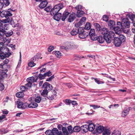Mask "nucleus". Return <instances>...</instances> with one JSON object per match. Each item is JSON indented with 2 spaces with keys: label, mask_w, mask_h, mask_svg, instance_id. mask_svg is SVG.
I'll return each instance as SVG.
<instances>
[{
  "label": "nucleus",
  "mask_w": 135,
  "mask_h": 135,
  "mask_svg": "<svg viewBox=\"0 0 135 135\" xmlns=\"http://www.w3.org/2000/svg\"><path fill=\"white\" fill-rule=\"evenodd\" d=\"M62 130L64 135H69V133L67 130L66 128L65 127H62Z\"/></svg>",
  "instance_id": "e433bc0d"
},
{
  "label": "nucleus",
  "mask_w": 135,
  "mask_h": 135,
  "mask_svg": "<svg viewBox=\"0 0 135 135\" xmlns=\"http://www.w3.org/2000/svg\"><path fill=\"white\" fill-rule=\"evenodd\" d=\"M29 104L27 103H23L22 106V109H24L27 107H28Z\"/></svg>",
  "instance_id": "603ef678"
},
{
  "label": "nucleus",
  "mask_w": 135,
  "mask_h": 135,
  "mask_svg": "<svg viewBox=\"0 0 135 135\" xmlns=\"http://www.w3.org/2000/svg\"><path fill=\"white\" fill-rule=\"evenodd\" d=\"M90 107H93L94 109H95L96 108H99L100 107V106L96 105H90Z\"/></svg>",
  "instance_id": "338daca9"
},
{
  "label": "nucleus",
  "mask_w": 135,
  "mask_h": 135,
  "mask_svg": "<svg viewBox=\"0 0 135 135\" xmlns=\"http://www.w3.org/2000/svg\"><path fill=\"white\" fill-rule=\"evenodd\" d=\"M8 132V131L7 129H0V133L1 134L6 133Z\"/></svg>",
  "instance_id": "79ce46f5"
},
{
  "label": "nucleus",
  "mask_w": 135,
  "mask_h": 135,
  "mask_svg": "<svg viewBox=\"0 0 135 135\" xmlns=\"http://www.w3.org/2000/svg\"><path fill=\"white\" fill-rule=\"evenodd\" d=\"M69 13L68 12L64 11L63 13L61 18V20L63 21H64L67 17L68 16L69 14Z\"/></svg>",
  "instance_id": "4be33fe9"
},
{
  "label": "nucleus",
  "mask_w": 135,
  "mask_h": 135,
  "mask_svg": "<svg viewBox=\"0 0 135 135\" xmlns=\"http://www.w3.org/2000/svg\"><path fill=\"white\" fill-rule=\"evenodd\" d=\"M38 79V77L37 76H32L27 78V82H30L32 83L33 82H36Z\"/></svg>",
  "instance_id": "dca6fc26"
},
{
  "label": "nucleus",
  "mask_w": 135,
  "mask_h": 135,
  "mask_svg": "<svg viewBox=\"0 0 135 135\" xmlns=\"http://www.w3.org/2000/svg\"><path fill=\"white\" fill-rule=\"evenodd\" d=\"M86 20V18L85 17H82L79 22L76 23L75 25L76 27H79L85 23Z\"/></svg>",
  "instance_id": "2eb2a0df"
},
{
  "label": "nucleus",
  "mask_w": 135,
  "mask_h": 135,
  "mask_svg": "<svg viewBox=\"0 0 135 135\" xmlns=\"http://www.w3.org/2000/svg\"><path fill=\"white\" fill-rule=\"evenodd\" d=\"M81 131V127L78 126H76L74 127L73 131V132H79Z\"/></svg>",
  "instance_id": "c85d7f7f"
},
{
  "label": "nucleus",
  "mask_w": 135,
  "mask_h": 135,
  "mask_svg": "<svg viewBox=\"0 0 135 135\" xmlns=\"http://www.w3.org/2000/svg\"><path fill=\"white\" fill-rule=\"evenodd\" d=\"M62 14L61 13H57L54 15V19L57 21H59L62 17Z\"/></svg>",
  "instance_id": "6ab92c4d"
},
{
  "label": "nucleus",
  "mask_w": 135,
  "mask_h": 135,
  "mask_svg": "<svg viewBox=\"0 0 135 135\" xmlns=\"http://www.w3.org/2000/svg\"><path fill=\"white\" fill-rule=\"evenodd\" d=\"M53 135H57L59 133V132L58 129L56 128H54L52 130Z\"/></svg>",
  "instance_id": "c9c22d12"
},
{
  "label": "nucleus",
  "mask_w": 135,
  "mask_h": 135,
  "mask_svg": "<svg viewBox=\"0 0 135 135\" xmlns=\"http://www.w3.org/2000/svg\"><path fill=\"white\" fill-rule=\"evenodd\" d=\"M8 10H6L5 11H3L2 12L1 11L0 15L2 17H5L7 18H8V16H11L12 15V14L11 12L10 11L13 12L14 11L11 8L8 9Z\"/></svg>",
  "instance_id": "423d86ee"
},
{
  "label": "nucleus",
  "mask_w": 135,
  "mask_h": 135,
  "mask_svg": "<svg viewBox=\"0 0 135 135\" xmlns=\"http://www.w3.org/2000/svg\"><path fill=\"white\" fill-rule=\"evenodd\" d=\"M20 89L22 91H25L28 89V88L24 86H20Z\"/></svg>",
  "instance_id": "864d4df0"
},
{
  "label": "nucleus",
  "mask_w": 135,
  "mask_h": 135,
  "mask_svg": "<svg viewBox=\"0 0 135 135\" xmlns=\"http://www.w3.org/2000/svg\"><path fill=\"white\" fill-rule=\"evenodd\" d=\"M51 8V6H49L47 7L46 8H45L44 9L45 10L47 11V12H49L50 11V9Z\"/></svg>",
  "instance_id": "13d9d810"
},
{
  "label": "nucleus",
  "mask_w": 135,
  "mask_h": 135,
  "mask_svg": "<svg viewBox=\"0 0 135 135\" xmlns=\"http://www.w3.org/2000/svg\"><path fill=\"white\" fill-rule=\"evenodd\" d=\"M122 22L124 29L129 28L130 22L127 18L123 19L122 20Z\"/></svg>",
  "instance_id": "6e6552de"
},
{
  "label": "nucleus",
  "mask_w": 135,
  "mask_h": 135,
  "mask_svg": "<svg viewBox=\"0 0 135 135\" xmlns=\"http://www.w3.org/2000/svg\"><path fill=\"white\" fill-rule=\"evenodd\" d=\"M108 25L110 30H114L115 32V23L114 21L110 20L109 21Z\"/></svg>",
  "instance_id": "f8f14e48"
},
{
  "label": "nucleus",
  "mask_w": 135,
  "mask_h": 135,
  "mask_svg": "<svg viewBox=\"0 0 135 135\" xmlns=\"http://www.w3.org/2000/svg\"><path fill=\"white\" fill-rule=\"evenodd\" d=\"M103 21L107 22L108 21V17L106 15H104L103 16Z\"/></svg>",
  "instance_id": "bf43d9fd"
},
{
  "label": "nucleus",
  "mask_w": 135,
  "mask_h": 135,
  "mask_svg": "<svg viewBox=\"0 0 135 135\" xmlns=\"http://www.w3.org/2000/svg\"><path fill=\"white\" fill-rule=\"evenodd\" d=\"M45 133L46 135H53V133L52 132V130H48L46 131Z\"/></svg>",
  "instance_id": "de8ad7c7"
},
{
  "label": "nucleus",
  "mask_w": 135,
  "mask_h": 135,
  "mask_svg": "<svg viewBox=\"0 0 135 135\" xmlns=\"http://www.w3.org/2000/svg\"><path fill=\"white\" fill-rule=\"evenodd\" d=\"M114 37L113 43L115 46L116 47H119L122 44V42H124L126 40V37L122 34L119 35L118 37Z\"/></svg>",
  "instance_id": "f03ea898"
},
{
  "label": "nucleus",
  "mask_w": 135,
  "mask_h": 135,
  "mask_svg": "<svg viewBox=\"0 0 135 135\" xmlns=\"http://www.w3.org/2000/svg\"><path fill=\"white\" fill-rule=\"evenodd\" d=\"M120 132L118 130L114 131L111 135H120Z\"/></svg>",
  "instance_id": "a18cd8bd"
},
{
  "label": "nucleus",
  "mask_w": 135,
  "mask_h": 135,
  "mask_svg": "<svg viewBox=\"0 0 135 135\" xmlns=\"http://www.w3.org/2000/svg\"><path fill=\"white\" fill-rule=\"evenodd\" d=\"M28 83L25 84V85L28 88H30L31 87V85H32V83L31 82H27Z\"/></svg>",
  "instance_id": "6e6d98bb"
},
{
  "label": "nucleus",
  "mask_w": 135,
  "mask_h": 135,
  "mask_svg": "<svg viewBox=\"0 0 135 135\" xmlns=\"http://www.w3.org/2000/svg\"><path fill=\"white\" fill-rule=\"evenodd\" d=\"M54 78V75H53L51 76H50L49 78H47L46 80V81H51Z\"/></svg>",
  "instance_id": "052dcab7"
},
{
  "label": "nucleus",
  "mask_w": 135,
  "mask_h": 135,
  "mask_svg": "<svg viewBox=\"0 0 135 135\" xmlns=\"http://www.w3.org/2000/svg\"><path fill=\"white\" fill-rule=\"evenodd\" d=\"M1 42L4 44L5 42L6 43H9L10 42V40L8 37H4L3 36L0 37Z\"/></svg>",
  "instance_id": "f3484780"
},
{
  "label": "nucleus",
  "mask_w": 135,
  "mask_h": 135,
  "mask_svg": "<svg viewBox=\"0 0 135 135\" xmlns=\"http://www.w3.org/2000/svg\"><path fill=\"white\" fill-rule=\"evenodd\" d=\"M94 79L95 82L97 83V84H102L104 83V82L102 81H100L98 78H94Z\"/></svg>",
  "instance_id": "c03bdc74"
},
{
  "label": "nucleus",
  "mask_w": 135,
  "mask_h": 135,
  "mask_svg": "<svg viewBox=\"0 0 135 135\" xmlns=\"http://www.w3.org/2000/svg\"><path fill=\"white\" fill-rule=\"evenodd\" d=\"M4 44L1 42L0 43V49H2L0 51L2 55L5 56V58L9 57L11 54V53L9 52L8 49L6 47H3Z\"/></svg>",
  "instance_id": "7ed1b4c3"
},
{
  "label": "nucleus",
  "mask_w": 135,
  "mask_h": 135,
  "mask_svg": "<svg viewBox=\"0 0 135 135\" xmlns=\"http://www.w3.org/2000/svg\"><path fill=\"white\" fill-rule=\"evenodd\" d=\"M5 30L4 29L0 28V36L2 37L4 36L5 34Z\"/></svg>",
  "instance_id": "a19ab883"
},
{
  "label": "nucleus",
  "mask_w": 135,
  "mask_h": 135,
  "mask_svg": "<svg viewBox=\"0 0 135 135\" xmlns=\"http://www.w3.org/2000/svg\"><path fill=\"white\" fill-rule=\"evenodd\" d=\"M2 22L4 23H9L11 25H13L14 24L12 18L9 17L7 18L6 19H3L1 20V22L0 21V27H2L3 24Z\"/></svg>",
  "instance_id": "0eeeda50"
},
{
  "label": "nucleus",
  "mask_w": 135,
  "mask_h": 135,
  "mask_svg": "<svg viewBox=\"0 0 135 135\" xmlns=\"http://www.w3.org/2000/svg\"><path fill=\"white\" fill-rule=\"evenodd\" d=\"M91 28L90 24V23H86L85 27V29L86 30H89Z\"/></svg>",
  "instance_id": "ea45409f"
},
{
  "label": "nucleus",
  "mask_w": 135,
  "mask_h": 135,
  "mask_svg": "<svg viewBox=\"0 0 135 135\" xmlns=\"http://www.w3.org/2000/svg\"><path fill=\"white\" fill-rule=\"evenodd\" d=\"M78 29L75 28L73 29L70 32V34L72 36H74L78 34Z\"/></svg>",
  "instance_id": "c756f323"
},
{
  "label": "nucleus",
  "mask_w": 135,
  "mask_h": 135,
  "mask_svg": "<svg viewBox=\"0 0 135 135\" xmlns=\"http://www.w3.org/2000/svg\"><path fill=\"white\" fill-rule=\"evenodd\" d=\"M8 62V60L7 59H6L2 63L0 64V68H3L4 67H5V66L7 65Z\"/></svg>",
  "instance_id": "393cba45"
},
{
  "label": "nucleus",
  "mask_w": 135,
  "mask_h": 135,
  "mask_svg": "<svg viewBox=\"0 0 135 135\" xmlns=\"http://www.w3.org/2000/svg\"><path fill=\"white\" fill-rule=\"evenodd\" d=\"M54 49V47L52 46H49L48 48V50L49 52H51Z\"/></svg>",
  "instance_id": "e2e57ef3"
},
{
  "label": "nucleus",
  "mask_w": 135,
  "mask_h": 135,
  "mask_svg": "<svg viewBox=\"0 0 135 135\" xmlns=\"http://www.w3.org/2000/svg\"><path fill=\"white\" fill-rule=\"evenodd\" d=\"M82 8V6L80 5H78L75 7V8L77 10V12L81 11Z\"/></svg>",
  "instance_id": "09e8293b"
},
{
  "label": "nucleus",
  "mask_w": 135,
  "mask_h": 135,
  "mask_svg": "<svg viewBox=\"0 0 135 135\" xmlns=\"http://www.w3.org/2000/svg\"><path fill=\"white\" fill-rule=\"evenodd\" d=\"M42 88L43 89L48 91L52 90L53 87L51 84L48 82H46L44 84Z\"/></svg>",
  "instance_id": "1a4fd4ad"
},
{
  "label": "nucleus",
  "mask_w": 135,
  "mask_h": 135,
  "mask_svg": "<svg viewBox=\"0 0 135 135\" xmlns=\"http://www.w3.org/2000/svg\"><path fill=\"white\" fill-rule=\"evenodd\" d=\"M94 25L95 27V29L97 31H99L100 30V26L98 23H95L94 24Z\"/></svg>",
  "instance_id": "58836bf2"
},
{
  "label": "nucleus",
  "mask_w": 135,
  "mask_h": 135,
  "mask_svg": "<svg viewBox=\"0 0 135 135\" xmlns=\"http://www.w3.org/2000/svg\"><path fill=\"white\" fill-rule=\"evenodd\" d=\"M78 31L79 37L80 38H85L88 35V33L84 31L83 27H79L78 29Z\"/></svg>",
  "instance_id": "39448f33"
},
{
  "label": "nucleus",
  "mask_w": 135,
  "mask_h": 135,
  "mask_svg": "<svg viewBox=\"0 0 135 135\" xmlns=\"http://www.w3.org/2000/svg\"><path fill=\"white\" fill-rule=\"evenodd\" d=\"M122 22L118 21L117 22V26L115 27V33L118 34V32H119L121 29L124 30V27H123Z\"/></svg>",
  "instance_id": "9d476101"
},
{
  "label": "nucleus",
  "mask_w": 135,
  "mask_h": 135,
  "mask_svg": "<svg viewBox=\"0 0 135 135\" xmlns=\"http://www.w3.org/2000/svg\"><path fill=\"white\" fill-rule=\"evenodd\" d=\"M84 13L85 12L81 10L80 11H78L77 12L76 16L78 17H80L83 16Z\"/></svg>",
  "instance_id": "473e14b6"
},
{
  "label": "nucleus",
  "mask_w": 135,
  "mask_h": 135,
  "mask_svg": "<svg viewBox=\"0 0 135 135\" xmlns=\"http://www.w3.org/2000/svg\"><path fill=\"white\" fill-rule=\"evenodd\" d=\"M96 38V40H97L98 41L100 44L103 43L104 42V41H105L104 37H103L101 36H99L98 38L97 37Z\"/></svg>",
  "instance_id": "a878e982"
},
{
  "label": "nucleus",
  "mask_w": 135,
  "mask_h": 135,
  "mask_svg": "<svg viewBox=\"0 0 135 135\" xmlns=\"http://www.w3.org/2000/svg\"><path fill=\"white\" fill-rule=\"evenodd\" d=\"M131 109L130 107L127 106L125 107L121 113L122 116L123 117H125L129 113V111Z\"/></svg>",
  "instance_id": "9b49d317"
},
{
  "label": "nucleus",
  "mask_w": 135,
  "mask_h": 135,
  "mask_svg": "<svg viewBox=\"0 0 135 135\" xmlns=\"http://www.w3.org/2000/svg\"><path fill=\"white\" fill-rule=\"evenodd\" d=\"M85 126H87V125H84L81 127V131L83 133H86L89 130L88 127Z\"/></svg>",
  "instance_id": "a211bd4d"
},
{
  "label": "nucleus",
  "mask_w": 135,
  "mask_h": 135,
  "mask_svg": "<svg viewBox=\"0 0 135 135\" xmlns=\"http://www.w3.org/2000/svg\"><path fill=\"white\" fill-rule=\"evenodd\" d=\"M28 66H29L33 67L36 65V64L34 63V62L32 61H31L28 63Z\"/></svg>",
  "instance_id": "3c124183"
},
{
  "label": "nucleus",
  "mask_w": 135,
  "mask_h": 135,
  "mask_svg": "<svg viewBox=\"0 0 135 135\" xmlns=\"http://www.w3.org/2000/svg\"><path fill=\"white\" fill-rule=\"evenodd\" d=\"M86 126L88 127L89 130L90 131H93L95 127V125L92 123H89L88 125Z\"/></svg>",
  "instance_id": "aec40b11"
},
{
  "label": "nucleus",
  "mask_w": 135,
  "mask_h": 135,
  "mask_svg": "<svg viewBox=\"0 0 135 135\" xmlns=\"http://www.w3.org/2000/svg\"><path fill=\"white\" fill-rule=\"evenodd\" d=\"M38 77L39 78L40 80H42L45 78L44 76L43 75V74H38Z\"/></svg>",
  "instance_id": "69168bd1"
},
{
  "label": "nucleus",
  "mask_w": 135,
  "mask_h": 135,
  "mask_svg": "<svg viewBox=\"0 0 135 135\" xmlns=\"http://www.w3.org/2000/svg\"><path fill=\"white\" fill-rule=\"evenodd\" d=\"M68 48L71 49H75L78 47V46L73 43H70L68 44Z\"/></svg>",
  "instance_id": "b1692460"
},
{
  "label": "nucleus",
  "mask_w": 135,
  "mask_h": 135,
  "mask_svg": "<svg viewBox=\"0 0 135 135\" xmlns=\"http://www.w3.org/2000/svg\"><path fill=\"white\" fill-rule=\"evenodd\" d=\"M100 32L103 35L105 41L108 43H110L111 42V40L114 37L115 35L114 32L112 31L108 30L106 28H102L100 30Z\"/></svg>",
  "instance_id": "f257e3e1"
},
{
  "label": "nucleus",
  "mask_w": 135,
  "mask_h": 135,
  "mask_svg": "<svg viewBox=\"0 0 135 135\" xmlns=\"http://www.w3.org/2000/svg\"><path fill=\"white\" fill-rule=\"evenodd\" d=\"M24 96V94L23 92H20L16 94V96L18 98H22Z\"/></svg>",
  "instance_id": "2f4dec72"
},
{
  "label": "nucleus",
  "mask_w": 135,
  "mask_h": 135,
  "mask_svg": "<svg viewBox=\"0 0 135 135\" xmlns=\"http://www.w3.org/2000/svg\"><path fill=\"white\" fill-rule=\"evenodd\" d=\"M97 132L99 133H102L104 129V127L103 126H99L96 129Z\"/></svg>",
  "instance_id": "5701e85b"
},
{
  "label": "nucleus",
  "mask_w": 135,
  "mask_h": 135,
  "mask_svg": "<svg viewBox=\"0 0 135 135\" xmlns=\"http://www.w3.org/2000/svg\"><path fill=\"white\" fill-rule=\"evenodd\" d=\"M63 7V6L62 3H60L55 5L50 11V14L52 16H54L57 13L59 10Z\"/></svg>",
  "instance_id": "20e7f679"
},
{
  "label": "nucleus",
  "mask_w": 135,
  "mask_h": 135,
  "mask_svg": "<svg viewBox=\"0 0 135 135\" xmlns=\"http://www.w3.org/2000/svg\"><path fill=\"white\" fill-rule=\"evenodd\" d=\"M110 134V131L109 129H104L103 133V135H109Z\"/></svg>",
  "instance_id": "7c9ffc66"
},
{
  "label": "nucleus",
  "mask_w": 135,
  "mask_h": 135,
  "mask_svg": "<svg viewBox=\"0 0 135 135\" xmlns=\"http://www.w3.org/2000/svg\"><path fill=\"white\" fill-rule=\"evenodd\" d=\"M54 96L53 95H51V96H47L46 98H45V99L46 100H47V99L52 100L54 99Z\"/></svg>",
  "instance_id": "37998d69"
},
{
  "label": "nucleus",
  "mask_w": 135,
  "mask_h": 135,
  "mask_svg": "<svg viewBox=\"0 0 135 135\" xmlns=\"http://www.w3.org/2000/svg\"><path fill=\"white\" fill-rule=\"evenodd\" d=\"M3 1L6 6H8L10 4L9 0H3Z\"/></svg>",
  "instance_id": "8fccbe9b"
},
{
  "label": "nucleus",
  "mask_w": 135,
  "mask_h": 135,
  "mask_svg": "<svg viewBox=\"0 0 135 135\" xmlns=\"http://www.w3.org/2000/svg\"><path fill=\"white\" fill-rule=\"evenodd\" d=\"M5 35L6 36V37L11 36L13 33V32L11 30L8 31H5Z\"/></svg>",
  "instance_id": "72a5a7b5"
},
{
  "label": "nucleus",
  "mask_w": 135,
  "mask_h": 135,
  "mask_svg": "<svg viewBox=\"0 0 135 135\" xmlns=\"http://www.w3.org/2000/svg\"><path fill=\"white\" fill-rule=\"evenodd\" d=\"M37 59H38V56L35 55L31 59V61L34 62Z\"/></svg>",
  "instance_id": "0e129e2a"
},
{
  "label": "nucleus",
  "mask_w": 135,
  "mask_h": 135,
  "mask_svg": "<svg viewBox=\"0 0 135 135\" xmlns=\"http://www.w3.org/2000/svg\"><path fill=\"white\" fill-rule=\"evenodd\" d=\"M48 91L44 89L42 92L41 93V94L42 96L44 97L45 98H46L47 95Z\"/></svg>",
  "instance_id": "f704fd0d"
},
{
  "label": "nucleus",
  "mask_w": 135,
  "mask_h": 135,
  "mask_svg": "<svg viewBox=\"0 0 135 135\" xmlns=\"http://www.w3.org/2000/svg\"><path fill=\"white\" fill-rule=\"evenodd\" d=\"M55 55L57 57H59L62 55V54L59 51H56L55 52Z\"/></svg>",
  "instance_id": "49530a36"
},
{
  "label": "nucleus",
  "mask_w": 135,
  "mask_h": 135,
  "mask_svg": "<svg viewBox=\"0 0 135 135\" xmlns=\"http://www.w3.org/2000/svg\"><path fill=\"white\" fill-rule=\"evenodd\" d=\"M68 129L70 132L71 133H73V132L72 127L71 126H68Z\"/></svg>",
  "instance_id": "4d7b16f0"
},
{
  "label": "nucleus",
  "mask_w": 135,
  "mask_h": 135,
  "mask_svg": "<svg viewBox=\"0 0 135 135\" xmlns=\"http://www.w3.org/2000/svg\"><path fill=\"white\" fill-rule=\"evenodd\" d=\"M46 76H50L52 75V73L50 71H49L48 72H46Z\"/></svg>",
  "instance_id": "774afa93"
},
{
  "label": "nucleus",
  "mask_w": 135,
  "mask_h": 135,
  "mask_svg": "<svg viewBox=\"0 0 135 135\" xmlns=\"http://www.w3.org/2000/svg\"><path fill=\"white\" fill-rule=\"evenodd\" d=\"M41 100V97L40 96H37L35 99V101L37 103H40Z\"/></svg>",
  "instance_id": "4c0bfd02"
},
{
  "label": "nucleus",
  "mask_w": 135,
  "mask_h": 135,
  "mask_svg": "<svg viewBox=\"0 0 135 135\" xmlns=\"http://www.w3.org/2000/svg\"><path fill=\"white\" fill-rule=\"evenodd\" d=\"M89 35L91 39L93 40H96L97 37L95 34V30L94 29H91L89 33Z\"/></svg>",
  "instance_id": "ddd939ff"
},
{
  "label": "nucleus",
  "mask_w": 135,
  "mask_h": 135,
  "mask_svg": "<svg viewBox=\"0 0 135 135\" xmlns=\"http://www.w3.org/2000/svg\"><path fill=\"white\" fill-rule=\"evenodd\" d=\"M40 4L39 7L40 8H43L46 6L48 4V2L46 0H44Z\"/></svg>",
  "instance_id": "412c9836"
},
{
  "label": "nucleus",
  "mask_w": 135,
  "mask_h": 135,
  "mask_svg": "<svg viewBox=\"0 0 135 135\" xmlns=\"http://www.w3.org/2000/svg\"><path fill=\"white\" fill-rule=\"evenodd\" d=\"M76 14L73 12L69 16V17L68 19V21L69 22H73L75 19L76 18Z\"/></svg>",
  "instance_id": "4468645a"
},
{
  "label": "nucleus",
  "mask_w": 135,
  "mask_h": 135,
  "mask_svg": "<svg viewBox=\"0 0 135 135\" xmlns=\"http://www.w3.org/2000/svg\"><path fill=\"white\" fill-rule=\"evenodd\" d=\"M71 101L70 99H66L65 100V104L67 105H70L71 104Z\"/></svg>",
  "instance_id": "5fc2aeb1"
},
{
  "label": "nucleus",
  "mask_w": 135,
  "mask_h": 135,
  "mask_svg": "<svg viewBox=\"0 0 135 135\" xmlns=\"http://www.w3.org/2000/svg\"><path fill=\"white\" fill-rule=\"evenodd\" d=\"M38 106V104L37 103L35 102H32L29 104L28 108H35L37 107Z\"/></svg>",
  "instance_id": "bb28decb"
},
{
  "label": "nucleus",
  "mask_w": 135,
  "mask_h": 135,
  "mask_svg": "<svg viewBox=\"0 0 135 135\" xmlns=\"http://www.w3.org/2000/svg\"><path fill=\"white\" fill-rule=\"evenodd\" d=\"M16 104H17V107L19 108H22V106L23 103L20 100H18L16 102Z\"/></svg>",
  "instance_id": "cd10ccee"
},
{
  "label": "nucleus",
  "mask_w": 135,
  "mask_h": 135,
  "mask_svg": "<svg viewBox=\"0 0 135 135\" xmlns=\"http://www.w3.org/2000/svg\"><path fill=\"white\" fill-rule=\"evenodd\" d=\"M9 26L8 24H4V25H3L2 26V27H3V28H4V30H7V28Z\"/></svg>",
  "instance_id": "680f3d73"
}]
</instances>
